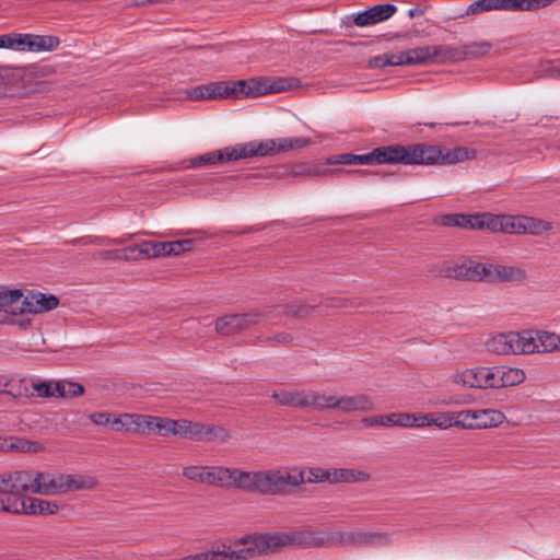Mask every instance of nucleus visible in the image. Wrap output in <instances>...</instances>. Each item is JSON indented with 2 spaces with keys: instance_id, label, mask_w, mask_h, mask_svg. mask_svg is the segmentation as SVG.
<instances>
[{
  "instance_id": "bf43d9fd",
  "label": "nucleus",
  "mask_w": 560,
  "mask_h": 560,
  "mask_svg": "<svg viewBox=\"0 0 560 560\" xmlns=\"http://www.w3.org/2000/svg\"><path fill=\"white\" fill-rule=\"evenodd\" d=\"M288 175L292 176H307L310 177V163H299L290 166L287 172Z\"/></svg>"
},
{
  "instance_id": "49530a36",
  "label": "nucleus",
  "mask_w": 560,
  "mask_h": 560,
  "mask_svg": "<svg viewBox=\"0 0 560 560\" xmlns=\"http://www.w3.org/2000/svg\"><path fill=\"white\" fill-rule=\"evenodd\" d=\"M148 246L151 259L170 256V242L148 241Z\"/></svg>"
},
{
  "instance_id": "8fccbe9b",
  "label": "nucleus",
  "mask_w": 560,
  "mask_h": 560,
  "mask_svg": "<svg viewBox=\"0 0 560 560\" xmlns=\"http://www.w3.org/2000/svg\"><path fill=\"white\" fill-rule=\"evenodd\" d=\"M58 384L63 385L62 386L63 395H59V398L79 397V396H82L84 393L83 386L79 383L68 382V381H58Z\"/></svg>"
},
{
  "instance_id": "0e129e2a",
  "label": "nucleus",
  "mask_w": 560,
  "mask_h": 560,
  "mask_svg": "<svg viewBox=\"0 0 560 560\" xmlns=\"http://www.w3.org/2000/svg\"><path fill=\"white\" fill-rule=\"evenodd\" d=\"M311 310H313L312 306H304L301 310L291 311V312L293 314H295V315H299V316H305V315H307L310 313Z\"/></svg>"
},
{
  "instance_id": "4468645a",
  "label": "nucleus",
  "mask_w": 560,
  "mask_h": 560,
  "mask_svg": "<svg viewBox=\"0 0 560 560\" xmlns=\"http://www.w3.org/2000/svg\"><path fill=\"white\" fill-rule=\"evenodd\" d=\"M260 318L259 313L225 315L215 320L214 329L220 335L230 336L258 324Z\"/></svg>"
},
{
  "instance_id": "4c0bfd02",
  "label": "nucleus",
  "mask_w": 560,
  "mask_h": 560,
  "mask_svg": "<svg viewBox=\"0 0 560 560\" xmlns=\"http://www.w3.org/2000/svg\"><path fill=\"white\" fill-rule=\"evenodd\" d=\"M538 353L560 350V335L549 331H537Z\"/></svg>"
},
{
  "instance_id": "a878e982",
  "label": "nucleus",
  "mask_w": 560,
  "mask_h": 560,
  "mask_svg": "<svg viewBox=\"0 0 560 560\" xmlns=\"http://www.w3.org/2000/svg\"><path fill=\"white\" fill-rule=\"evenodd\" d=\"M537 331L525 329L514 331V354L538 353Z\"/></svg>"
},
{
  "instance_id": "20e7f679",
  "label": "nucleus",
  "mask_w": 560,
  "mask_h": 560,
  "mask_svg": "<svg viewBox=\"0 0 560 560\" xmlns=\"http://www.w3.org/2000/svg\"><path fill=\"white\" fill-rule=\"evenodd\" d=\"M310 144V139L301 137L255 140L206 153L196 159L194 164H217L219 162L237 161L253 156L275 155L303 149Z\"/></svg>"
},
{
  "instance_id": "b1692460",
  "label": "nucleus",
  "mask_w": 560,
  "mask_h": 560,
  "mask_svg": "<svg viewBox=\"0 0 560 560\" xmlns=\"http://www.w3.org/2000/svg\"><path fill=\"white\" fill-rule=\"evenodd\" d=\"M143 415L138 413H113L112 427L116 431H129L143 434Z\"/></svg>"
},
{
  "instance_id": "680f3d73",
  "label": "nucleus",
  "mask_w": 560,
  "mask_h": 560,
  "mask_svg": "<svg viewBox=\"0 0 560 560\" xmlns=\"http://www.w3.org/2000/svg\"><path fill=\"white\" fill-rule=\"evenodd\" d=\"M328 164L313 163L310 164V177L313 176H327L331 171L327 167Z\"/></svg>"
},
{
  "instance_id": "cd10ccee",
  "label": "nucleus",
  "mask_w": 560,
  "mask_h": 560,
  "mask_svg": "<svg viewBox=\"0 0 560 560\" xmlns=\"http://www.w3.org/2000/svg\"><path fill=\"white\" fill-rule=\"evenodd\" d=\"M257 471L242 470L238 468H231V478L229 488H236L246 491L256 492L257 487Z\"/></svg>"
},
{
  "instance_id": "a211bd4d",
  "label": "nucleus",
  "mask_w": 560,
  "mask_h": 560,
  "mask_svg": "<svg viewBox=\"0 0 560 560\" xmlns=\"http://www.w3.org/2000/svg\"><path fill=\"white\" fill-rule=\"evenodd\" d=\"M396 10L397 8L394 4H377L363 12H359L354 16L353 23L360 27L374 25L389 19Z\"/></svg>"
},
{
  "instance_id": "774afa93",
  "label": "nucleus",
  "mask_w": 560,
  "mask_h": 560,
  "mask_svg": "<svg viewBox=\"0 0 560 560\" xmlns=\"http://www.w3.org/2000/svg\"><path fill=\"white\" fill-rule=\"evenodd\" d=\"M283 339L289 340L291 338L289 336H284Z\"/></svg>"
},
{
  "instance_id": "c03bdc74",
  "label": "nucleus",
  "mask_w": 560,
  "mask_h": 560,
  "mask_svg": "<svg viewBox=\"0 0 560 560\" xmlns=\"http://www.w3.org/2000/svg\"><path fill=\"white\" fill-rule=\"evenodd\" d=\"M362 423L366 427H396L394 412L363 418Z\"/></svg>"
},
{
  "instance_id": "13d9d810",
  "label": "nucleus",
  "mask_w": 560,
  "mask_h": 560,
  "mask_svg": "<svg viewBox=\"0 0 560 560\" xmlns=\"http://www.w3.org/2000/svg\"><path fill=\"white\" fill-rule=\"evenodd\" d=\"M83 244H93V245H112L119 244L120 241L117 238L104 237V236H89L82 240Z\"/></svg>"
},
{
  "instance_id": "5701e85b",
  "label": "nucleus",
  "mask_w": 560,
  "mask_h": 560,
  "mask_svg": "<svg viewBox=\"0 0 560 560\" xmlns=\"http://www.w3.org/2000/svg\"><path fill=\"white\" fill-rule=\"evenodd\" d=\"M33 489L35 494H58V474L33 470Z\"/></svg>"
},
{
  "instance_id": "393cba45",
  "label": "nucleus",
  "mask_w": 560,
  "mask_h": 560,
  "mask_svg": "<svg viewBox=\"0 0 560 560\" xmlns=\"http://www.w3.org/2000/svg\"><path fill=\"white\" fill-rule=\"evenodd\" d=\"M514 331L499 332L487 339L486 349L494 354L510 355L514 354Z\"/></svg>"
},
{
  "instance_id": "79ce46f5",
  "label": "nucleus",
  "mask_w": 560,
  "mask_h": 560,
  "mask_svg": "<svg viewBox=\"0 0 560 560\" xmlns=\"http://www.w3.org/2000/svg\"><path fill=\"white\" fill-rule=\"evenodd\" d=\"M28 34L9 33L7 34L5 48L20 52H27Z\"/></svg>"
},
{
  "instance_id": "c756f323",
  "label": "nucleus",
  "mask_w": 560,
  "mask_h": 560,
  "mask_svg": "<svg viewBox=\"0 0 560 560\" xmlns=\"http://www.w3.org/2000/svg\"><path fill=\"white\" fill-rule=\"evenodd\" d=\"M59 44L57 36L28 34L27 52L52 51Z\"/></svg>"
},
{
  "instance_id": "052dcab7",
  "label": "nucleus",
  "mask_w": 560,
  "mask_h": 560,
  "mask_svg": "<svg viewBox=\"0 0 560 560\" xmlns=\"http://www.w3.org/2000/svg\"><path fill=\"white\" fill-rule=\"evenodd\" d=\"M446 225L467 228V214H453L445 218Z\"/></svg>"
},
{
  "instance_id": "e2e57ef3",
  "label": "nucleus",
  "mask_w": 560,
  "mask_h": 560,
  "mask_svg": "<svg viewBox=\"0 0 560 560\" xmlns=\"http://www.w3.org/2000/svg\"><path fill=\"white\" fill-rule=\"evenodd\" d=\"M12 382L13 378L10 376L0 374V392L10 386Z\"/></svg>"
},
{
  "instance_id": "6e6552de",
  "label": "nucleus",
  "mask_w": 560,
  "mask_h": 560,
  "mask_svg": "<svg viewBox=\"0 0 560 560\" xmlns=\"http://www.w3.org/2000/svg\"><path fill=\"white\" fill-rule=\"evenodd\" d=\"M170 435L190 440H224V429L207 425L200 422H192L186 419L171 420Z\"/></svg>"
},
{
  "instance_id": "423d86ee",
  "label": "nucleus",
  "mask_w": 560,
  "mask_h": 560,
  "mask_svg": "<svg viewBox=\"0 0 560 560\" xmlns=\"http://www.w3.org/2000/svg\"><path fill=\"white\" fill-rule=\"evenodd\" d=\"M443 273L445 277L464 281H515L525 278V272L520 268L476 261L447 264Z\"/></svg>"
},
{
  "instance_id": "6e6d98bb",
  "label": "nucleus",
  "mask_w": 560,
  "mask_h": 560,
  "mask_svg": "<svg viewBox=\"0 0 560 560\" xmlns=\"http://www.w3.org/2000/svg\"><path fill=\"white\" fill-rule=\"evenodd\" d=\"M312 392L294 390V407L311 408Z\"/></svg>"
},
{
  "instance_id": "ea45409f",
  "label": "nucleus",
  "mask_w": 560,
  "mask_h": 560,
  "mask_svg": "<svg viewBox=\"0 0 560 560\" xmlns=\"http://www.w3.org/2000/svg\"><path fill=\"white\" fill-rule=\"evenodd\" d=\"M337 395L312 392L311 408L318 411L336 410Z\"/></svg>"
},
{
  "instance_id": "37998d69",
  "label": "nucleus",
  "mask_w": 560,
  "mask_h": 560,
  "mask_svg": "<svg viewBox=\"0 0 560 560\" xmlns=\"http://www.w3.org/2000/svg\"><path fill=\"white\" fill-rule=\"evenodd\" d=\"M207 468L208 466L203 465L185 466L182 470V475L190 481L206 483Z\"/></svg>"
},
{
  "instance_id": "dca6fc26",
  "label": "nucleus",
  "mask_w": 560,
  "mask_h": 560,
  "mask_svg": "<svg viewBox=\"0 0 560 560\" xmlns=\"http://www.w3.org/2000/svg\"><path fill=\"white\" fill-rule=\"evenodd\" d=\"M26 382L25 378L20 380V386L16 390H13L14 395L16 396H24V397H32L36 396L39 398H52L57 397L59 398V395H63L62 393V386L61 384H58L57 382H50V381H42V380H35L31 383L32 392H30L28 387L24 385Z\"/></svg>"
},
{
  "instance_id": "f8f14e48",
  "label": "nucleus",
  "mask_w": 560,
  "mask_h": 560,
  "mask_svg": "<svg viewBox=\"0 0 560 560\" xmlns=\"http://www.w3.org/2000/svg\"><path fill=\"white\" fill-rule=\"evenodd\" d=\"M550 0H477L471 2L459 16L477 15L493 10L523 11L537 8L536 3L547 5Z\"/></svg>"
},
{
  "instance_id": "e433bc0d",
  "label": "nucleus",
  "mask_w": 560,
  "mask_h": 560,
  "mask_svg": "<svg viewBox=\"0 0 560 560\" xmlns=\"http://www.w3.org/2000/svg\"><path fill=\"white\" fill-rule=\"evenodd\" d=\"M121 255L124 261H138L151 259V257H149L148 241H143L141 243L121 248Z\"/></svg>"
},
{
  "instance_id": "72a5a7b5",
  "label": "nucleus",
  "mask_w": 560,
  "mask_h": 560,
  "mask_svg": "<svg viewBox=\"0 0 560 560\" xmlns=\"http://www.w3.org/2000/svg\"><path fill=\"white\" fill-rule=\"evenodd\" d=\"M171 420V418L143 415V434L154 433L163 436H168Z\"/></svg>"
},
{
  "instance_id": "a18cd8bd",
  "label": "nucleus",
  "mask_w": 560,
  "mask_h": 560,
  "mask_svg": "<svg viewBox=\"0 0 560 560\" xmlns=\"http://www.w3.org/2000/svg\"><path fill=\"white\" fill-rule=\"evenodd\" d=\"M21 314H13L4 316L2 324L14 326L21 331H26L32 328L33 320L28 317H19Z\"/></svg>"
},
{
  "instance_id": "f03ea898",
  "label": "nucleus",
  "mask_w": 560,
  "mask_h": 560,
  "mask_svg": "<svg viewBox=\"0 0 560 560\" xmlns=\"http://www.w3.org/2000/svg\"><path fill=\"white\" fill-rule=\"evenodd\" d=\"M291 88L285 78H250L236 81H214L195 86L186 92L190 101L215 98H252L280 93Z\"/></svg>"
},
{
  "instance_id": "f3484780",
  "label": "nucleus",
  "mask_w": 560,
  "mask_h": 560,
  "mask_svg": "<svg viewBox=\"0 0 560 560\" xmlns=\"http://www.w3.org/2000/svg\"><path fill=\"white\" fill-rule=\"evenodd\" d=\"M97 485V479L92 475L58 472V494L81 490H94Z\"/></svg>"
},
{
  "instance_id": "c9c22d12",
  "label": "nucleus",
  "mask_w": 560,
  "mask_h": 560,
  "mask_svg": "<svg viewBox=\"0 0 560 560\" xmlns=\"http://www.w3.org/2000/svg\"><path fill=\"white\" fill-rule=\"evenodd\" d=\"M206 475V485L229 488L231 467L208 466Z\"/></svg>"
},
{
  "instance_id": "a19ab883",
  "label": "nucleus",
  "mask_w": 560,
  "mask_h": 560,
  "mask_svg": "<svg viewBox=\"0 0 560 560\" xmlns=\"http://www.w3.org/2000/svg\"><path fill=\"white\" fill-rule=\"evenodd\" d=\"M482 389L499 388V365L481 366Z\"/></svg>"
},
{
  "instance_id": "7c9ffc66",
  "label": "nucleus",
  "mask_w": 560,
  "mask_h": 560,
  "mask_svg": "<svg viewBox=\"0 0 560 560\" xmlns=\"http://www.w3.org/2000/svg\"><path fill=\"white\" fill-rule=\"evenodd\" d=\"M460 46L431 45V60L435 59L441 63H453L462 61Z\"/></svg>"
},
{
  "instance_id": "9b49d317",
  "label": "nucleus",
  "mask_w": 560,
  "mask_h": 560,
  "mask_svg": "<svg viewBox=\"0 0 560 560\" xmlns=\"http://www.w3.org/2000/svg\"><path fill=\"white\" fill-rule=\"evenodd\" d=\"M33 470H15L0 475V509L5 499L23 497L21 493H33Z\"/></svg>"
},
{
  "instance_id": "bb28decb",
  "label": "nucleus",
  "mask_w": 560,
  "mask_h": 560,
  "mask_svg": "<svg viewBox=\"0 0 560 560\" xmlns=\"http://www.w3.org/2000/svg\"><path fill=\"white\" fill-rule=\"evenodd\" d=\"M370 480V474L365 470L352 468H329V483H353L366 482Z\"/></svg>"
},
{
  "instance_id": "f704fd0d",
  "label": "nucleus",
  "mask_w": 560,
  "mask_h": 560,
  "mask_svg": "<svg viewBox=\"0 0 560 560\" xmlns=\"http://www.w3.org/2000/svg\"><path fill=\"white\" fill-rule=\"evenodd\" d=\"M492 44L489 40L472 42L460 46L462 61L469 59H479L486 57L492 50Z\"/></svg>"
},
{
  "instance_id": "69168bd1",
  "label": "nucleus",
  "mask_w": 560,
  "mask_h": 560,
  "mask_svg": "<svg viewBox=\"0 0 560 560\" xmlns=\"http://www.w3.org/2000/svg\"><path fill=\"white\" fill-rule=\"evenodd\" d=\"M7 34L0 35V48H5Z\"/></svg>"
},
{
  "instance_id": "412c9836",
  "label": "nucleus",
  "mask_w": 560,
  "mask_h": 560,
  "mask_svg": "<svg viewBox=\"0 0 560 560\" xmlns=\"http://www.w3.org/2000/svg\"><path fill=\"white\" fill-rule=\"evenodd\" d=\"M374 409L372 399L363 394L360 395H342L337 397L336 410L343 413L355 411H371Z\"/></svg>"
},
{
  "instance_id": "6ab92c4d",
  "label": "nucleus",
  "mask_w": 560,
  "mask_h": 560,
  "mask_svg": "<svg viewBox=\"0 0 560 560\" xmlns=\"http://www.w3.org/2000/svg\"><path fill=\"white\" fill-rule=\"evenodd\" d=\"M24 290L11 289L7 285H0V312L5 316L13 314H23Z\"/></svg>"
},
{
  "instance_id": "de8ad7c7",
  "label": "nucleus",
  "mask_w": 560,
  "mask_h": 560,
  "mask_svg": "<svg viewBox=\"0 0 560 560\" xmlns=\"http://www.w3.org/2000/svg\"><path fill=\"white\" fill-rule=\"evenodd\" d=\"M395 425L417 429V412H394Z\"/></svg>"
},
{
  "instance_id": "1a4fd4ad",
  "label": "nucleus",
  "mask_w": 560,
  "mask_h": 560,
  "mask_svg": "<svg viewBox=\"0 0 560 560\" xmlns=\"http://www.w3.org/2000/svg\"><path fill=\"white\" fill-rule=\"evenodd\" d=\"M58 511L59 505L57 503L30 497L5 499L2 505V512L11 514L52 515Z\"/></svg>"
},
{
  "instance_id": "09e8293b",
  "label": "nucleus",
  "mask_w": 560,
  "mask_h": 560,
  "mask_svg": "<svg viewBox=\"0 0 560 560\" xmlns=\"http://www.w3.org/2000/svg\"><path fill=\"white\" fill-rule=\"evenodd\" d=\"M398 61V54H384L372 58L370 65L375 68H384L388 66H399Z\"/></svg>"
},
{
  "instance_id": "2f4dec72",
  "label": "nucleus",
  "mask_w": 560,
  "mask_h": 560,
  "mask_svg": "<svg viewBox=\"0 0 560 560\" xmlns=\"http://www.w3.org/2000/svg\"><path fill=\"white\" fill-rule=\"evenodd\" d=\"M399 66L423 63L431 60V45L398 52Z\"/></svg>"
},
{
  "instance_id": "c85d7f7f",
  "label": "nucleus",
  "mask_w": 560,
  "mask_h": 560,
  "mask_svg": "<svg viewBox=\"0 0 560 560\" xmlns=\"http://www.w3.org/2000/svg\"><path fill=\"white\" fill-rule=\"evenodd\" d=\"M0 450L4 452L37 453L44 450L43 444L24 438L4 439L0 444Z\"/></svg>"
},
{
  "instance_id": "5fc2aeb1",
  "label": "nucleus",
  "mask_w": 560,
  "mask_h": 560,
  "mask_svg": "<svg viewBox=\"0 0 560 560\" xmlns=\"http://www.w3.org/2000/svg\"><path fill=\"white\" fill-rule=\"evenodd\" d=\"M435 412H417V429L434 428Z\"/></svg>"
},
{
  "instance_id": "ddd939ff",
  "label": "nucleus",
  "mask_w": 560,
  "mask_h": 560,
  "mask_svg": "<svg viewBox=\"0 0 560 560\" xmlns=\"http://www.w3.org/2000/svg\"><path fill=\"white\" fill-rule=\"evenodd\" d=\"M326 164L342 165H370V164H390L389 145L373 149L365 154L345 153L328 158Z\"/></svg>"
},
{
  "instance_id": "473e14b6",
  "label": "nucleus",
  "mask_w": 560,
  "mask_h": 560,
  "mask_svg": "<svg viewBox=\"0 0 560 560\" xmlns=\"http://www.w3.org/2000/svg\"><path fill=\"white\" fill-rule=\"evenodd\" d=\"M499 388L511 387L522 384L526 374L524 370L513 366L499 365Z\"/></svg>"
},
{
  "instance_id": "4d7b16f0",
  "label": "nucleus",
  "mask_w": 560,
  "mask_h": 560,
  "mask_svg": "<svg viewBox=\"0 0 560 560\" xmlns=\"http://www.w3.org/2000/svg\"><path fill=\"white\" fill-rule=\"evenodd\" d=\"M110 412H93L89 416V419L96 425H112Z\"/></svg>"
},
{
  "instance_id": "2eb2a0df",
  "label": "nucleus",
  "mask_w": 560,
  "mask_h": 560,
  "mask_svg": "<svg viewBox=\"0 0 560 560\" xmlns=\"http://www.w3.org/2000/svg\"><path fill=\"white\" fill-rule=\"evenodd\" d=\"M59 300L51 293H44L37 290L24 291L23 314H42L55 310Z\"/></svg>"
},
{
  "instance_id": "aec40b11",
  "label": "nucleus",
  "mask_w": 560,
  "mask_h": 560,
  "mask_svg": "<svg viewBox=\"0 0 560 560\" xmlns=\"http://www.w3.org/2000/svg\"><path fill=\"white\" fill-rule=\"evenodd\" d=\"M293 487L303 483L329 482V469L322 467H292Z\"/></svg>"
},
{
  "instance_id": "7ed1b4c3",
  "label": "nucleus",
  "mask_w": 560,
  "mask_h": 560,
  "mask_svg": "<svg viewBox=\"0 0 560 560\" xmlns=\"http://www.w3.org/2000/svg\"><path fill=\"white\" fill-rule=\"evenodd\" d=\"M476 150L467 147L445 148L436 144L416 143L389 145L390 164L453 165L475 159Z\"/></svg>"
},
{
  "instance_id": "603ef678",
  "label": "nucleus",
  "mask_w": 560,
  "mask_h": 560,
  "mask_svg": "<svg viewBox=\"0 0 560 560\" xmlns=\"http://www.w3.org/2000/svg\"><path fill=\"white\" fill-rule=\"evenodd\" d=\"M192 248V241L190 240H182V241H171L170 242V256H177L182 253L188 252Z\"/></svg>"
},
{
  "instance_id": "3c124183",
  "label": "nucleus",
  "mask_w": 560,
  "mask_h": 560,
  "mask_svg": "<svg viewBox=\"0 0 560 560\" xmlns=\"http://www.w3.org/2000/svg\"><path fill=\"white\" fill-rule=\"evenodd\" d=\"M271 397L281 406L294 407V390L275 392Z\"/></svg>"
},
{
  "instance_id": "9d476101",
  "label": "nucleus",
  "mask_w": 560,
  "mask_h": 560,
  "mask_svg": "<svg viewBox=\"0 0 560 560\" xmlns=\"http://www.w3.org/2000/svg\"><path fill=\"white\" fill-rule=\"evenodd\" d=\"M256 492L261 494H279L287 487H293L292 467H277L257 470Z\"/></svg>"
},
{
  "instance_id": "0eeeda50",
  "label": "nucleus",
  "mask_w": 560,
  "mask_h": 560,
  "mask_svg": "<svg viewBox=\"0 0 560 560\" xmlns=\"http://www.w3.org/2000/svg\"><path fill=\"white\" fill-rule=\"evenodd\" d=\"M458 417L460 430L494 429L506 421L504 412L494 408L460 409Z\"/></svg>"
},
{
  "instance_id": "4be33fe9",
  "label": "nucleus",
  "mask_w": 560,
  "mask_h": 560,
  "mask_svg": "<svg viewBox=\"0 0 560 560\" xmlns=\"http://www.w3.org/2000/svg\"><path fill=\"white\" fill-rule=\"evenodd\" d=\"M481 378V366L456 370L450 376L452 384L475 389H482Z\"/></svg>"
},
{
  "instance_id": "338daca9",
  "label": "nucleus",
  "mask_w": 560,
  "mask_h": 560,
  "mask_svg": "<svg viewBox=\"0 0 560 560\" xmlns=\"http://www.w3.org/2000/svg\"><path fill=\"white\" fill-rule=\"evenodd\" d=\"M428 127L433 128L435 126L434 122L427 124Z\"/></svg>"
},
{
  "instance_id": "864d4df0",
  "label": "nucleus",
  "mask_w": 560,
  "mask_h": 560,
  "mask_svg": "<svg viewBox=\"0 0 560 560\" xmlns=\"http://www.w3.org/2000/svg\"><path fill=\"white\" fill-rule=\"evenodd\" d=\"M94 255H95V258L105 260V261L122 260L121 249L98 250Z\"/></svg>"
},
{
  "instance_id": "39448f33",
  "label": "nucleus",
  "mask_w": 560,
  "mask_h": 560,
  "mask_svg": "<svg viewBox=\"0 0 560 560\" xmlns=\"http://www.w3.org/2000/svg\"><path fill=\"white\" fill-rule=\"evenodd\" d=\"M474 230H488L508 234L539 235L551 230L547 221L526 215L509 214H467V228Z\"/></svg>"
},
{
  "instance_id": "58836bf2",
  "label": "nucleus",
  "mask_w": 560,
  "mask_h": 560,
  "mask_svg": "<svg viewBox=\"0 0 560 560\" xmlns=\"http://www.w3.org/2000/svg\"><path fill=\"white\" fill-rule=\"evenodd\" d=\"M434 428L446 431L452 428L459 429L458 410L436 411Z\"/></svg>"
},
{
  "instance_id": "f257e3e1",
  "label": "nucleus",
  "mask_w": 560,
  "mask_h": 560,
  "mask_svg": "<svg viewBox=\"0 0 560 560\" xmlns=\"http://www.w3.org/2000/svg\"><path fill=\"white\" fill-rule=\"evenodd\" d=\"M374 534L348 532L314 538L303 532H275L246 535L237 539H219L206 549L208 560H250L279 551L287 546H350L371 544Z\"/></svg>"
}]
</instances>
